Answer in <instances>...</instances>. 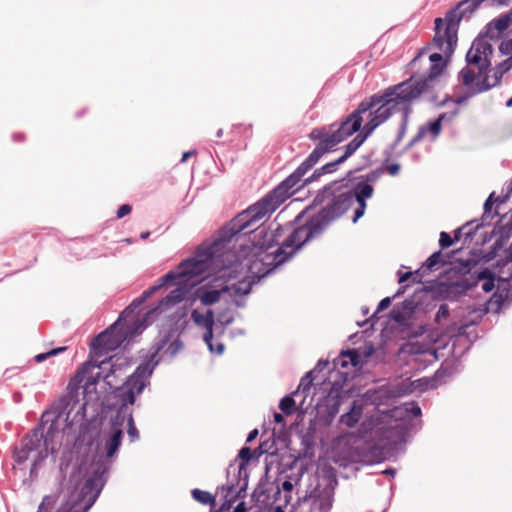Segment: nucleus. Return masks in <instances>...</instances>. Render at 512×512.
Segmentation results:
<instances>
[{
  "instance_id": "nucleus-53",
  "label": "nucleus",
  "mask_w": 512,
  "mask_h": 512,
  "mask_svg": "<svg viewBox=\"0 0 512 512\" xmlns=\"http://www.w3.org/2000/svg\"><path fill=\"white\" fill-rule=\"evenodd\" d=\"M349 362L346 357L342 355V352L339 354L337 358L333 360V366L335 369L338 368H347L349 366Z\"/></svg>"
},
{
  "instance_id": "nucleus-62",
  "label": "nucleus",
  "mask_w": 512,
  "mask_h": 512,
  "mask_svg": "<svg viewBox=\"0 0 512 512\" xmlns=\"http://www.w3.org/2000/svg\"><path fill=\"white\" fill-rule=\"evenodd\" d=\"M509 198H510V195L508 193H506L505 195L498 196V197L494 198V203H496L497 205H500V204L507 202Z\"/></svg>"
},
{
  "instance_id": "nucleus-58",
  "label": "nucleus",
  "mask_w": 512,
  "mask_h": 512,
  "mask_svg": "<svg viewBox=\"0 0 512 512\" xmlns=\"http://www.w3.org/2000/svg\"><path fill=\"white\" fill-rule=\"evenodd\" d=\"M132 208L129 204H123L121 205L116 213L117 218H123L124 216L128 215L131 212Z\"/></svg>"
},
{
  "instance_id": "nucleus-5",
  "label": "nucleus",
  "mask_w": 512,
  "mask_h": 512,
  "mask_svg": "<svg viewBox=\"0 0 512 512\" xmlns=\"http://www.w3.org/2000/svg\"><path fill=\"white\" fill-rule=\"evenodd\" d=\"M322 158L315 150L296 168V170L278 184L272 191L240 212L233 218V225L240 230L253 229V226L267 219L280 205L294 195L305 183L302 177Z\"/></svg>"
},
{
  "instance_id": "nucleus-9",
  "label": "nucleus",
  "mask_w": 512,
  "mask_h": 512,
  "mask_svg": "<svg viewBox=\"0 0 512 512\" xmlns=\"http://www.w3.org/2000/svg\"><path fill=\"white\" fill-rule=\"evenodd\" d=\"M408 83H399L388 87L382 94L376 93L370 97L364 98L359 104L367 103L369 116L368 121L363 126L367 134L373 131L382 123L387 121L392 114L401 110L402 107L410 106L416 100V97L409 90Z\"/></svg>"
},
{
  "instance_id": "nucleus-50",
  "label": "nucleus",
  "mask_w": 512,
  "mask_h": 512,
  "mask_svg": "<svg viewBox=\"0 0 512 512\" xmlns=\"http://www.w3.org/2000/svg\"><path fill=\"white\" fill-rule=\"evenodd\" d=\"M409 278H413L414 283H422L423 274L415 275V272H406L399 277V283H404Z\"/></svg>"
},
{
  "instance_id": "nucleus-40",
  "label": "nucleus",
  "mask_w": 512,
  "mask_h": 512,
  "mask_svg": "<svg viewBox=\"0 0 512 512\" xmlns=\"http://www.w3.org/2000/svg\"><path fill=\"white\" fill-rule=\"evenodd\" d=\"M292 395H287L280 400L279 408L286 415H292L296 411V402Z\"/></svg>"
},
{
  "instance_id": "nucleus-26",
  "label": "nucleus",
  "mask_w": 512,
  "mask_h": 512,
  "mask_svg": "<svg viewBox=\"0 0 512 512\" xmlns=\"http://www.w3.org/2000/svg\"><path fill=\"white\" fill-rule=\"evenodd\" d=\"M420 415H421V408L414 401L403 403L402 405H400L399 407H396L393 410L394 417L404 418L407 420H411L413 418L419 417Z\"/></svg>"
},
{
  "instance_id": "nucleus-39",
  "label": "nucleus",
  "mask_w": 512,
  "mask_h": 512,
  "mask_svg": "<svg viewBox=\"0 0 512 512\" xmlns=\"http://www.w3.org/2000/svg\"><path fill=\"white\" fill-rule=\"evenodd\" d=\"M492 233L501 235L502 239H509L512 236V216L504 224L497 223Z\"/></svg>"
},
{
  "instance_id": "nucleus-6",
  "label": "nucleus",
  "mask_w": 512,
  "mask_h": 512,
  "mask_svg": "<svg viewBox=\"0 0 512 512\" xmlns=\"http://www.w3.org/2000/svg\"><path fill=\"white\" fill-rule=\"evenodd\" d=\"M123 438V429L103 430L97 443L98 458L91 464V475L85 480L81 491H69L79 495V499L85 501L84 510L88 511L98 498L107 479L112 459L117 456Z\"/></svg>"
},
{
  "instance_id": "nucleus-12",
  "label": "nucleus",
  "mask_w": 512,
  "mask_h": 512,
  "mask_svg": "<svg viewBox=\"0 0 512 512\" xmlns=\"http://www.w3.org/2000/svg\"><path fill=\"white\" fill-rule=\"evenodd\" d=\"M238 456L241 459V462L237 466L230 464L227 468V494L225 495L223 507L227 506L229 508L237 498L244 497L246 493L247 476L245 475V477L241 479V474L242 471L245 470L246 464L252 459L253 455L249 447H243L240 449Z\"/></svg>"
},
{
  "instance_id": "nucleus-29",
  "label": "nucleus",
  "mask_w": 512,
  "mask_h": 512,
  "mask_svg": "<svg viewBox=\"0 0 512 512\" xmlns=\"http://www.w3.org/2000/svg\"><path fill=\"white\" fill-rule=\"evenodd\" d=\"M363 413V407L361 404L354 401L348 412L340 416V423L347 427H353L360 420Z\"/></svg>"
},
{
  "instance_id": "nucleus-16",
  "label": "nucleus",
  "mask_w": 512,
  "mask_h": 512,
  "mask_svg": "<svg viewBox=\"0 0 512 512\" xmlns=\"http://www.w3.org/2000/svg\"><path fill=\"white\" fill-rule=\"evenodd\" d=\"M225 278L218 273L212 281H209L195 289L193 300H199L205 306H211L217 303L223 294L229 291V284Z\"/></svg>"
},
{
  "instance_id": "nucleus-44",
  "label": "nucleus",
  "mask_w": 512,
  "mask_h": 512,
  "mask_svg": "<svg viewBox=\"0 0 512 512\" xmlns=\"http://www.w3.org/2000/svg\"><path fill=\"white\" fill-rule=\"evenodd\" d=\"M342 355L347 358L350 365L356 367L360 364V354L356 349L342 351Z\"/></svg>"
},
{
  "instance_id": "nucleus-38",
  "label": "nucleus",
  "mask_w": 512,
  "mask_h": 512,
  "mask_svg": "<svg viewBox=\"0 0 512 512\" xmlns=\"http://www.w3.org/2000/svg\"><path fill=\"white\" fill-rule=\"evenodd\" d=\"M174 274L173 273H166L164 276L160 277L157 280V283L151 287L148 288L149 292L151 294H154L158 290H160L163 287L173 286L175 283L173 280Z\"/></svg>"
},
{
  "instance_id": "nucleus-60",
  "label": "nucleus",
  "mask_w": 512,
  "mask_h": 512,
  "mask_svg": "<svg viewBox=\"0 0 512 512\" xmlns=\"http://www.w3.org/2000/svg\"><path fill=\"white\" fill-rule=\"evenodd\" d=\"M328 366H329V361H328V360H322V359H320V360L317 362L316 366L314 367V369H313L312 371H314V373H315V372H320V371H322L323 369L327 368Z\"/></svg>"
},
{
  "instance_id": "nucleus-10",
  "label": "nucleus",
  "mask_w": 512,
  "mask_h": 512,
  "mask_svg": "<svg viewBox=\"0 0 512 512\" xmlns=\"http://www.w3.org/2000/svg\"><path fill=\"white\" fill-rule=\"evenodd\" d=\"M370 105L358 104L357 108L339 122L313 128L308 138L316 142L315 150L323 157L336 150L338 144L358 132L361 128L362 115L368 112Z\"/></svg>"
},
{
  "instance_id": "nucleus-7",
  "label": "nucleus",
  "mask_w": 512,
  "mask_h": 512,
  "mask_svg": "<svg viewBox=\"0 0 512 512\" xmlns=\"http://www.w3.org/2000/svg\"><path fill=\"white\" fill-rule=\"evenodd\" d=\"M511 0H461L445 13L444 18H436V37L434 44L442 49L443 40L447 42L445 52L449 56L457 47L458 30L462 20H469L484 5L486 7L507 6Z\"/></svg>"
},
{
  "instance_id": "nucleus-8",
  "label": "nucleus",
  "mask_w": 512,
  "mask_h": 512,
  "mask_svg": "<svg viewBox=\"0 0 512 512\" xmlns=\"http://www.w3.org/2000/svg\"><path fill=\"white\" fill-rule=\"evenodd\" d=\"M169 341V336H165L160 342H158L156 349L148 361H143L135 369L134 373L128 377L126 382L123 384L119 391V397L121 398V404L114 416L111 417L110 427L111 429H123L125 421L128 422L130 417H133L130 405L135 402L136 395L142 393L146 387L149 378L151 377L155 367L158 365V361H155L157 353L166 345Z\"/></svg>"
},
{
  "instance_id": "nucleus-36",
  "label": "nucleus",
  "mask_w": 512,
  "mask_h": 512,
  "mask_svg": "<svg viewBox=\"0 0 512 512\" xmlns=\"http://www.w3.org/2000/svg\"><path fill=\"white\" fill-rule=\"evenodd\" d=\"M494 196L495 192H492L486 199L483 206L484 212L481 217V221L486 222L488 225L490 224L491 220L499 214L498 211H495L493 215L491 214L492 206L494 204Z\"/></svg>"
},
{
  "instance_id": "nucleus-31",
  "label": "nucleus",
  "mask_w": 512,
  "mask_h": 512,
  "mask_svg": "<svg viewBox=\"0 0 512 512\" xmlns=\"http://www.w3.org/2000/svg\"><path fill=\"white\" fill-rule=\"evenodd\" d=\"M341 164H343V162L340 161L339 158L334 161L326 163L322 167L315 169L312 175L305 179V183H311L319 179L323 175L336 172Z\"/></svg>"
},
{
  "instance_id": "nucleus-49",
  "label": "nucleus",
  "mask_w": 512,
  "mask_h": 512,
  "mask_svg": "<svg viewBox=\"0 0 512 512\" xmlns=\"http://www.w3.org/2000/svg\"><path fill=\"white\" fill-rule=\"evenodd\" d=\"M450 311L447 304H441L438 308V311L435 315V321L440 323L442 320H445L449 317Z\"/></svg>"
},
{
  "instance_id": "nucleus-19",
  "label": "nucleus",
  "mask_w": 512,
  "mask_h": 512,
  "mask_svg": "<svg viewBox=\"0 0 512 512\" xmlns=\"http://www.w3.org/2000/svg\"><path fill=\"white\" fill-rule=\"evenodd\" d=\"M458 109L450 113H441L437 119L429 121L426 125L419 127L416 135L409 141L406 148L410 149L417 143H419L428 133H430L432 140H435L441 133L442 122L445 120H453L458 115Z\"/></svg>"
},
{
  "instance_id": "nucleus-57",
  "label": "nucleus",
  "mask_w": 512,
  "mask_h": 512,
  "mask_svg": "<svg viewBox=\"0 0 512 512\" xmlns=\"http://www.w3.org/2000/svg\"><path fill=\"white\" fill-rule=\"evenodd\" d=\"M204 342L208 345L209 349L212 351V340H213V328L206 329L203 335Z\"/></svg>"
},
{
  "instance_id": "nucleus-22",
  "label": "nucleus",
  "mask_w": 512,
  "mask_h": 512,
  "mask_svg": "<svg viewBox=\"0 0 512 512\" xmlns=\"http://www.w3.org/2000/svg\"><path fill=\"white\" fill-rule=\"evenodd\" d=\"M334 220L335 219L324 209H321L305 223L308 232L306 240H312L322 234L328 225Z\"/></svg>"
},
{
  "instance_id": "nucleus-52",
  "label": "nucleus",
  "mask_w": 512,
  "mask_h": 512,
  "mask_svg": "<svg viewBox=\"0 0 512 512\" xmlns=\"http://www.w3.org/2000/svg\"><path fill=\"white\" fill-rule=\"evenodd\" d=\"M499 52L502 55H510L512 53V39L502 41L499 45Z\"/></svg>"
},
{
  "instance_id": "nucleus-18",
  "label": "nucleus",
  "mask_w": 512,
  "mask_h": 512,
  "mask_svg": "<svg viewBox=\"0 0 512 512\" xmlns=\"http://www.w3.org/2000/svg\"><path fill=\"white\" fill-rule=\"evenodd\" d=\"M173 285H176V288L163 297L156 307L149 310L146 313L147 316L156 311L162 312L183 301L188 295L190 289L195 286V283H185L182 280H176Z\"/></svg>"
},
{
  "instance_id": "nucleus-43",
  "label": "nucleus",
  "mask_w": 512,
  "mask_h": 512,
  "mask_svg": "<svg viewBox=\"0 0 512 512\" xmlns=\"http://www.w3.org/2000/svg\"><path fill=\"white\" fill-rule=\"evenodd\" d=\"M94 367L105 370L107 366H109V372L115 373L117 371L116 364L113 362V357H109V359L98 361L97 359L91 361Z\"/></svg>"
},
{
  "instance_id": "nucleus-27",
  "label": "nucleus",
  "mask_w": 512,
  "mask_h": 512,
  "mask_svg": "<svg viewBox=\"0 0 512 512\" xmlns=\"http://www.w3.org/2000/svg\"><path fill=\"white\" fill-rule=\"evenodd\" d=\"M416 307H417V303L414 299H412V298L405 299L402 302L401 309L394 308L391 311L392 318L398 323H403L413 314Z\"/></svg>"
},
{
  "instance_id": "nucleus-46",
  "label": "nucleus",
  "mask_w": 512,
  "mask_h": 512,
  "mask_svg": "<svg viewBox=\"0 0 512 512\" xmlns=\"http://www.w3.org/2000/svg\"><path fill=\"white\" fill-rule=\"evenodd\" d=\"M66 349H67V347H58V348L51 349L50 351H48L46 353H40L35 356V361L38 363L43 362L44 360L48 359L51 356H55V355H58V354L64 352Z\"/></svg>"
},
{
  "instance_id": "nucleus-13",
  "label": "nucleus",
  "mask_w": 512,
  "mask_h": 512,
  "mask_svg": "<svg viewBox=\"0 0 512 512\" xmlns=\"http://www.w3.org/2000/svg\"><path fill=\"white\" fill-rule=\"evenodd\" d=\"M80 502L79 495L69 491L55 492L43 497L37 512H87Z\"/></svg>"
},
{
  "instance_id": "nucleus-28",
  "label": "nucleus",
  "mask_w": 512,
  "mask_h": 512,
  "mask_svg": "<svg viewBox=\"0 0 512 512\" xmlns=\"http://www.w3.org/2000/svg\"><path fill=\"white\" fill-rule=\"evenodd\" d=\"M472 44L477 53L483 58V69H490L491 57L494 51L492 44L483 39H476Z\"/></svg>"
},
{
  "instance_id": "nucleus-34",
  "label": "nucleus",
  "mask_w": 512,
  "mask_h": 512,
  "mask_svg": "<svg viewBox=\"0 0 512 512\" xmlns=\"http://www.w3.org/2000/svg\"><path fill=\"white\" fill-rule=\"evenodd\" d=\"M434 24L436 25V23L434 22ZM434 30L436 31V26L434 27ZM436 37V34L434 35L433 39H432V42L430 44V47L431 48H434V49H437V50H440L443 52V55L440 54V53H432L430 56H429V60L431 61V63H442V62H449L450 58L452 57L453 53L451 55H447L446 52H445V49H446V45H447V42L446 40L444 39L443 40V48L440 49L438 48L435 44H434V39Z\"/></svg>"
},
{
  "instance_id": "nucleus-61",
  "label": "nucleus",
  "mask_w": 512,
  "mask_h": 512,
  "mask_svg": "<svg viewBox=\"0 0 512 512\" xmlns=\"http://www.w3.org/2000/svg\"><path fill=\"white\" fill-rule=\"evenodd\" d=\"M400 170V165L398 163H393L387 167V171L390 175H397Z\"/></svg>"
},
{
  "instance_id": "nucleus-45",
  "label": "nucleus",
  "mask_w": 512,
  "mask_h": 512,
  "mask_svg": "<svg viewBox=\"0 0 512 512\" xmlns=\"http://www.w3.org/2000/svg\"><path fill=\"white\" fill-rule=\"evenodd\" d=\"M325 406L328 416L333 418L339 412L340 401L337 398H328Z\"/></svg>"
},
{
  "instance_id": "nucleus-17",
  "label": "nucleus",
  "mask_w": 512,
  "mask_h": 512,
  "mask_svg": "<svg viewBox=\"0 0 512 512\" xmlns=\"http://www.w3.org/2000/svg\"><path fill=\"white\" fill-rule=\"evenodd\" d=\"M447 64L448 62L431 63L428 74L425 77L419 80H413L411 77L403 81V83H408L409 90L418 99L420 96L433 90L436 78L442 74Z\"/></svg>"
},
{
  "instance_id": "nucleus-23",
  "label": "nucleus",
  "mask_w": 512,
  "mask_h": 512,
  "mask_svg": "<svg viewBox=\"0 0 512 512\" xmlns=\"http://www.w3.org/2000/svg\"><path fill=\"white\" fill-rule=\"evenodd\" d=\"M174 329L170 328L168 331H161L160 332V335L158 337V339L155 341V343L153 344L152 348H151V353L150 355L148 356V358L145 360V361H148L150 359V357L152 356V354L154 353L155 349H156V346L158 344V342H160L163 338H165V336H169V341L166 343V345L157 353L156 357H155V361H158V363L160 362V358H158V355L161 351L164 350V348L167 346V349H166V353H168L171 357H174L182 348H183V343L181 340L179 339H176L174 341L171 342V339L174 337Z\"/></svg>"
},
{
  "instance_id": "nucleus-32",
  "label": "nucleus",
  "mask_w": 512,
  "mask_h": 512,
  "mask_svg": "<svg viewBox=\"0 0 512 512\" xmlns=\"http://www.w3.org/2000/svg\"><path fill=\"white\" fill-rule=\"evenodd\" d=\"M191 318L196 325L206 329L213 328L214 326V313L211 309H208L205 314L193 310L191 312Z\"/></svg>"
},
{
  "instance_id": "nucleus-55",
  "label": "nucleus",
  "mask_w": 512,
  "mask_h": 512,
  "mask_svg": "<svg viewBox=\"0 0 512 512\" xmlns=\"http://www.w3.org/2000/svg\"><path fill=\"white\" fill-rule=\"evenodd\" d=\"M476 222V220H472V221H469L467 222L465 225H463L462 227L460 228H457L455 231H454V238H452L455 241H459L460 238H461V235L462 233L464 234V230H466L469 226L473 225L474 223Z\"/></svg>"
},
{
  "instance_id": "nucleus-24",
  "label": "nucleus",
  "mask_w": 512,
  "mask_h": 512,
  "mask_svg": "<svg viewBox=\"0 0 512 512\" xmlns=\"http://www.w3.org/2000/svg\"><path fill=\"white\" fill-rule=\"evenodd\" d=\"M512 23V16L510 12L500 15L497 18H494L486 25V36L490 39L497 38L494 31L498 33H503L508 29L510 24Z\"/></svg>"
},
{
  "instance_id": "nucleus-20",
  "label": "nucleus",
  "mask_w": 512,
  "mask_h": 512,
  "mask_svg": "<svg viewBox=\"0 0 512 512\" xmlns=\"http://www.w3.org/2000/svg\"><path fill=\"white\" fill-rule=\"evenodd\" d=\"M512 68V55L508 57L507 59L503 60L501 63H499L493 73L494 82H489V75L488 72H485L482 76V80L476 82V88L472 92V94H479L482 92H486L490 90L492 87L498 85L505 73H507Z\"/></svg>"
},
{
  "instance_id": "nucleus-30",
  "label": "nucleus",
  "mask_w": 512,
  "mask_h": 512,
  "mask_svg": "<svg viewBox=\"0 0 512 512\" xmlns=\"http://www.w3.org/2000/svg\"><path fill=\"white\" fill-rule=\"evenodd\" d=\"M369 135L370 134H367V131L362 128V130L345 146L344 154L339 157L340 161L344 163L364 143Z\"/></svg>"
},
{
  "instance_id": "nucleus-56",
  "label": "nucleus",
  "mask_w": 512,
  "mask_h": 512,
  "mask_svg": "<svg viewBox=\"0 0 512 512\" xmlns=\"http://www.w3.org/2000/svg\"><path fill=\"white\" fill-rule=\"evenodd\" d=\"M392 299H393V298H390V297H385V298H383V299L379 302L378 307H377V310H376V312L374 313V315H373L372 317H374L378 312H380V311H383V310L387 309V308L390 306Z\"/></svg>"
},
{
  "instance_id": "nucleus-64",
  "label": "nucleus",
  "mask_w": 512,
  "mask_h": 512,
  "mask_svg": "<svg viewBox=\"0 0 512 512\" xmlns=\"http://www.w3.org/2000/svg\"><path fill=\"white\" fill-rule=\"evenodd\" d=\"M233 512H246L245 502L241 501L240 503H238V505L234 508Z\"/></svg>"
},
{
  "instance_id": "nucleus-25",
  "label": "nucleus",
  "mask_w": 512,
  "mask_h": 512,
  "mask_svg": "<svg viewBox=\"0 0 512 512\" xmlns=\"http://www.w3.org/2000/svg\"><path fill=\"white\" fill-rule=\"evenodd\" d=\"M459 77L461 78L463 85L470 88V91L465 95L459 96L455 100V103L458 105L464 103L468 98L475 95L472 94V92L476 88V83H474L476 79V73L474 72V70L466 66L462 68L461 71L459 72Z\"/></svg>"
},
{
  "instance_id": "nucleus-35",
  "label": "nucleus",
  "mask_w": 512,
  "mask_h": 512,
  "mask_svg": "<svg viewBox=\"0 0 512 512\" xmlns=\"http://www.w3.org/2000/svg\"><path fill=\"white\" fill-rule=\"evenodd\" d=\"M441 257V251L434 252L427 258L425 263L415 271V275H420L421 273L424 275L427 271L432 270L437 264L441 262Z\"/></svg>"
},
{
  "instance_id": "nucleus-2",
  "label": "nucleus",
  "mask_w": 512,
  "mask_h": 512,
  "mask_svg": "<svg viewBox=\"0 0 512 512\" xmlns=\"http://www.w3.org/2000/svg\"><path fill=\"white\" fill-rule=\"evenodd\" d=\"M361 169L347 172L346 176L325 185L315 196L314 204L324 205V209L334 219L343 216L356 202L353 223H356L365 213L366 201L374 194V184L382 175V169L357 175Z\"/></svg>"
},
{
  "instance_id": "nucleus-42",
  "label": "nucleus",
  "mask_w": 512,
  "mask_h": 512,
  "mask_svg": "<svg viewBox=\"0 0 512 512\" xmlns=\"http://www.w3.org/2000/svg\"><path fill=\"white\" fill-rule=\"evenodd\" d=\"M401 110L403 111V121L400 125L398 135H397V138L394 143L395 146L399 144V142L403 139V137L406 133L408 117H409V114L411 113V107L405 106V107H402Z\"/></svg>"
},
{
  "instance_id": "nucleus-15",
  "label": "nucleus",
  "mask_w": 512,
  "mask_h": 512,
  "mask_svg": "<svg viewBox=\"0 0 512 512\" xmlns=\"http://www.w3.org/2000/svg\"><path fill=\"white\" fill-rule=\"evenodd\" d=\"M115 325H112L93 339L91 349L94 357L99 358L107 355L126 340L128 333L123 329L115 330Z\"/></svg>"
},
{
  "instance_id": "nucleus-21",
  "label": "nucleus",
  "mask_w": 512,
  "mask_h": 512,
  "mask_svg": "<svg viewBox=\"0 0 512 512\" xmlns=\"http://www.w3.org/2000/svg\"><path fill=\"white\" fill-rule=\"evenodd\" d=\"M480 280H484V283L482 284V290L484 292L488 293L494 289L495 275L488 268H484L481 271H479L475 279L470 280L468 278H462L461 280L455 283V286L459 288L461 292H467L476 287L477 282Z\"/></svg>"
},
{
  "instance_id": "nucleus-11",
  "label": "nucleus",
  "mask_w": 512,
  "mask_h": 512,
  "mask_svg": "<svg viewBox=\"0 0 512 512\" xmlns=\"http://www.w3.org/2000/svg\"><path fill=\"white\" fill-rule=\"evenodd\" d=\"M237 250L234 248V252L236 253L237 261H231V267H223L221 270V275L224 278H236L238 274L245 272V276L243 279L229 285V291L227 294L231 298L246 296L251 292L252 286L257 283L261 278L265 276H256L250 272L248 269V265L246 260L244 259V249L251 247V242L249 244L246 243L244 238H241L239 242L236 243Z\"/></svg>"
},
{
  "instance_id": "nucleus-48",
  "label": "nucleus",
  "mask_w": 512,
  "mask_h": 512,
  "mask_svg": "<svg viewBox=\"0 0 512 512\" xmlns=\"http://www.w3.org/2000/svg\"><path fill=\"white\" fill-rule=\"evenodd\" d=\"M488 225L486 222L481 221V223H478L477 221L469 226L466 230H464V236L465 240H472L478 229L482 226Z\"/></svg>"
},
{
  "instance_id": "nucleus-37",
  "label": "nucleus",
  "mask_w": 512,
  "mask_h": 512,
  "mask_svg": "<svg viewBox=\"0 0 512 512\" xmlns=\"http://www.w3.org/2000/svg\"><path fill=\"white\" fill-rule=\"evenodd\" d=\"M191 494L192 497L201 504L213 505L215 503L214 496L207 491H203L196 488L192 490Z\"/></svg>"
},
{
  "instance_id": "nucleus-59",
  "label": "nucleus",
  "mask_w": 512,
  "mask_h": 512,
  "mask_svg": "<svg viewBox=\"0 0 512 512\" xmlns=\"http://www.w3.org/2000/svg\"><path fill=\"white\" fill-rule=\"evenodd\" d=\"M293 482H292V476H287V478L282 482L281 488L284 492L291 493L293 490Z\"/></svg>"
},
{
  "instance_id": "nucleus-3",
  "label": "nucleus",
  "mask_w": 512,
  "mask_h": 512,
  "mask_svg": "<svg viewBox=\"0 0 512 512\" xmlns=\"http://www.w3.org/2000/svg\"><path fill=\"white\" fill-rule=\"evenodd\" d=\"M232 225L233 219L219 230L217 238L212 244L199 246L192 257L183 260L175 269L170 270L169 273L174 274V282L182 280L185 283L196 284L193 279L209 269L221 273L223 267H231V261H237L238 259L234 248L242 238L241 232L244 231Z\"/></svg>"
},
{
  "instance_id": "nucleus-47",
  "label": "nucleus",
  "mask_w": 512,
  "mask_h": 512,
  "mask_svg": "<svg viewBox=\"0 0 512 512\" xmlns=\"http://www.w3.org/2000/svg\"><path fill=\"white\" fill-rule=\"evenodd\" d=\"M127 426H128L127 434H128V437H129L130 441L131 442H135V441L139 440V438H140L139 431H138V429L135 426L133 417H130L128 419Z\"/></svg>"
},
{
  "instance_id": "nucleus-54",
  "label": "nucleus",
  "mask_w": 512,
  "mask_h": 512,
  "mask_svg": "<svg viewBox=\"0 0 512 512\" xmlns=\"http://www.w3.org/2000/svg\"><path fill=\"white\" fill-rule=\"evenodd\" d=\"M508 241V239H502V236L501 235H498V238L496 239V241L494 242L493 246H492V250L490 252V254L492 256H494L498 250L502 249L504 244Z\"/></svg>"
},
{
  "instance_id": "nucleus-33",
  "label": "nucleus",
  "mask_w": 512,
  "mask_h": 512,
  "mask_svg": "<svg viewBox=\"0 0 512 512\" xmlns=\"http://www.w3.org/2000/svg\"><path fill=\"white\" fill-rule=\"evenodd\" d=\"M466 62L469 65H476L478 67V73L476 74V76H478L479 78H482L485 72L490 71V69H483V58L479 53H477V50L474 49L473 45L466 54Z\"/></svg>"
},
{
  "instance_id": "nucleus-14",
  "label": "nucleus",
  "mask_w": 512,
  "mask_h": 512,
  "mask_svg": "<svg viewBox=\"0 0 512 512\" xmlns=\"http://www.w3.org/2000/svg\"><path fill=\"white\" fill-rule=\"evenodd\" d=\"M337 485L335 478H330L324 485L318 483L303 497V502L310 501L312 512H329L334 500V490Z\"/></svg>"
},
{
  "instance_id": "nucleus-4",
  "label": "nucleus",
  "mask_w": 512,
  "mask_h": 512,
  "mask_svg": "<svg viewBox=\"0 0 512 512\" xmlns=\"http://www.w3.org/2000/svg\"><path fill=\"white\" fill-rule=\"evenodd\" d=\"M67 404V401L62 399L51 409L46 410L42 414L38 426L21 440L19 447L15 448L14 460L17 464L32 460L31 474L49 454L53 455L59 451L63 439V434L59 429V420Z\"/></svg>"
},
{
  "instance_id": "nucleus-1",
  "label": "nucleus",
  "mask_w": 512,
  "mask_h": 512,
  "mask_svg": "<svg viewBox=\"0 0 512 512\" xmlns=\"http://www.w3.org/2000/svg\"><path fill=\"white\" fill-rule=\"evenodd\" d=\"M262 223L260 221L253 229L241 232L242 238L251 235V247L244 249V259L250 272L258 277L269 275L310 241L306 240L308 232L305 224L293 228L291 223L268 227Z\"/></svg>"
},
{
  "instance_id": "nucleus-41",
  "label": "nucleus",
  "mask_w": 512,
  "mask_h": 512,
  "mask_svg": "<svg viewBox=\"0 0 512 512\" xmlns=\"http://www.w3.org/2000/svg\"><path fill=\"white\" fill-rule=\"evenodd\" d=\"M314 371L307 372L300 380L297 390L293 393V395H297L300 391L302 393H309L310 388L313 383Z\"/></svg>"
},
{
  "instance_id": "nucleus-63",
  "label": "nucleus",
  "mask_w": 512,
  "mask_h": 512,
  "mask_svg": "<svg viewBox=\"0 0 512 512\" xmlns=\"http://www.w3.org/2000/svg\"><path fill=\"white\" fill-rule=\"evenodd\" d=\"M257 436H258V430L257 429H253L252 431L249 432V434L247 436V439H246V442L247 443L252 442Z\"/></svg>"
},
{
  "instance_id": "nucleus-51",
  "label": "nucleus",
  "mask_w": 512,
  "mask_h": 512,
  "mask_svg": "<svg viewBox=\"0 0 512 512\" xmlns=\"http://www.w3.org/2000/svg\"><path fill=\"white\" fill-rule=\"evenodd\" d=\"M454 243V240L447 232L440 233L439 245L441 248H448Z\"/></svg>"
}]
</instances>
